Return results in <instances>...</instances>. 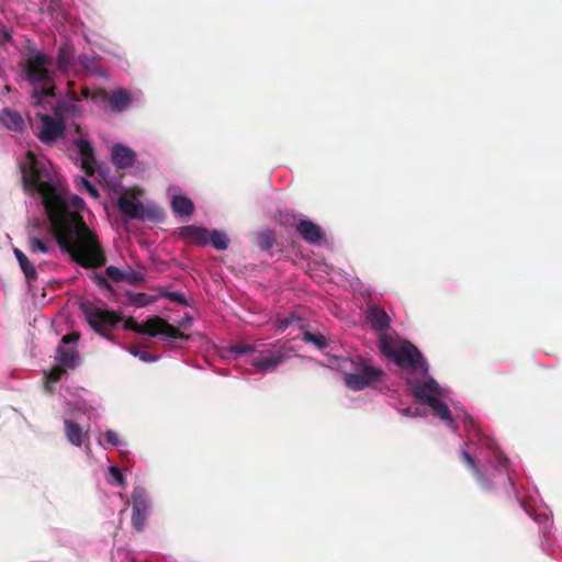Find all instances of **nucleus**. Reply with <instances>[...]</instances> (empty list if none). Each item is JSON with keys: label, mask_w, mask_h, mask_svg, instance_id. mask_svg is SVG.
Masks as SVG:
<instances>
[{"label": "nucleus", "mask_w": 562, "mask_h": 562, "mask_svg": "<svg viewBox=\"0 0 562 562\" xmlns=\"http://www.w3.org/2000/svg\"><path fill=\"white\" fill-rule=\"evenodd\" d=\"M379 348L386 358L407 371L408 391L417 404L428 406L436 418L453 432L463 426L465 442L460 450L462 462L483 490L509 488L513 492L525 513L540 526L541 547L549 552L552 548V513L530 493L527 498L519 496L509 471L508 459L497 442L481 431L461 405L452 402L450 390L441 386L429 374L428 364L416 346L407 340H393L382 336Z\"/></svg>", "instance_id": "f257e3e1"}, {"label": "nucleus", "mask_w": 562, "mask_h": 562, "mask_svg": "<svg viewBox=\"0 0 562 562\" xmlns=\"http://www.w3.org/2000/svg\"><path fill=\"white\" fill-rule=\"evenodd\" d=\"M19 168L26 203L47 218L60 248L82 267L103 265L100 245L80 215L86 209L83 199L69 194L64 178L43 156L27 151Z\"/></svg>", "instance_id": "f03ea898"}, {"label": "nucleus", "mask_w": 562, "mask_h": 562, "mask_svg": "<svg viewBox=\"0 0 562 562\" xmlns=\"http://www.w3.org/2000/svg\"><path fill=\"white\" fill-rule=\"evenodd\" d=\"M324 357V364L340 371L345 385L355 392L362 391L380 382L384 375L381 368L373 366L370 359L361 356L344 357L325 352Z\"/></svg>", "instance_id": "7ed1b4c3"}, {"label": "nucleus", "mask_w": 562, "mask_h": 562, "mask_svg": "<svg viewBox=\"0 0 562 562\" xmlns=\"http://www.w3.org/2000/svg\"><path fill=\"white\" fill-rule=\"evenodd\" d=\"M52 64V58L36 48L29 49L22 64V74L32 87V101L35 105H43L47 98L55 94V74L49 69Z\"/></svg>", "instance_id": "20e7f679"}, {"label": "nucleus", "mask_w": 562, "mask_h": 562, "mask_svg": "<svg viewBox=\"0 0 562 562\" xmlns=\"http://www.w3.org/2000/svg\"><path fill=\"white\" fill-rule=\"evenodd\" d=\"M231 352L235 356L246 355V361L260 373L273 371L286 357L284 346L279 341L274 344L257 341L254 345H237L231 348Z\"/></svg>", "instance_id": "39448f33"}, {"label": "nucleus", "mask_w": 562, "mask_h": 562, "mask_svg": "<svg viewBox=\"0 0 562 562\" xmlns=\"http://www.w3.org/2000/svg\"><path fill=\"white\" fill-rule=\"evenodd\" d=\"M65 401V417H64V430L67 441L77 448L83 447L87 452L90 451V436L89 428H85L77 422L70 418L71 415L77 413H88V402L78 394L70 393L69 389H66L61 393Z\"/></svg>", "instance_id": "423d86ee"}, {"label": "nucleus", "mask_w": 562, "mask_h": 562, "mask_svg": "<svg viewBox=\"0 0 562 562\" xmlns=\"http://www.w3.org/2000/svg\"><path fill=\"white\" fill-rule=\"evenodd\" d=\"M80 307L89 326L98 335L114 342L111 331L122 322V317L104 304L85 302Z\"/></svg>", "instance_id": "0eeeda50"}, {"label": "nucleus", "mask_w": 562, "mask_h": 562, "mask_svg": "<svg viewBox=\"0 0 562 562\" xmlns=\"http://www.w3.org/2000/svg\"><path fill=\"white\" fill-rule=\"evenodd\" d=\"M120 211L126 217L138 221L162 222L165 212L153 202L143 203L136 196H121L117 200Z\"/></svg>", "instance_id": "6e6552de"}, {"label": "nucleus", "mask_w": 562, "mask_h": 562, "mask_svg": "<svg viewBox=\"0 0 562 562\" xmlns=\"http://www.w3.org/2000/svg\"><path fill=\"white\" fill-rule=\"evenodd\" d=\"M38 123L34 126L37 138L45 145H54L64 137L66 123L58 116L49 114H37Z\"/></svg>", "instance_id": "1a4fd4ad"}, {"label": "nucleus", "mask_w": 562, "mask_h": 562, "mask_svg": "<svg viewBox=\"0 0 562 562\" xmlns=\"http://www.w3.org/2000/svg\"><path fill=\"white\" fill-rule=\"evenodd\" d=\"M93 99H101L106 103L111 112L122 113L127 111L134 102L139 101L140 92L115 88L110 92L100 91Z\"/></svg>", "instance_id": "9d476101"}, {"label": "nucleus", "mask_w": 562, "mask_h": 562, "mask_svg": "<svg viewBox=\"0 0 562 562\" xmlns=\"http://www.w3.org/2000/svg\"><path fill=\"white\" fill-rule=\"evenodd\" d=\"M53 113L65 123L66 121L76 122L81 119L85 113L82 99L74 91H68L65 95L56 101L53 106Z\"/></svg>", "instance_id": "9b49d317"}, {"label": "nucleus", "mask_w": 562, "mask_h": 562, "mask_svg": "<svg viewBox=\"0 0 562 562\" xmlns=\"http://www.w3.org/2000/svg\"><path fill=\"white\" fill-rule=\"evenodd\" d=\"M131 499L133 506L132 525L136 530L142 531L151 513L149 494L143 486H135L132 491Z\"/></svg>", "instance_id": "f8f14e48"}, {"label": "nucleus", "mask_w": 562, "mask_h": 562, "mask_svg": "<svg viewBox=\"0 0 562 562\" xmlns=\"http://www.w3.org/2000/svg\"><path fill=\"white\" fill-rule=\"evenodd\" d=\"M78 339L79 335L76 333L66 335L61 338L56 356L60 366L74 369L79 364V353L77 350Z\"/></svg>", "instance_id": "ddd939ff"}, {"label": "nucleus", "mask_w": 562, "mask_h": 562, "mask_svg": "<svg viewBox=\"0 0 562 562\" xmlns=\"http://www.w3.org/2000/svg\"><path fill=\"white\" fill-rule=\"evenodd\" d=\"M76 131L79 134V137L76 139V149L78 154V158L80 160V166L86 173H92L95 165L94 158V148L92 143L83 137L80 133V126L78 124L75 125Z\"/></svg>", "instance_id": "4468645a"}, {"label": "nucleus", "mask_w": 562, "mask_h": 562, "mask_svg": "<svg viewBox=\"0 0 562 562\" xmlns=\"http://www.w3.org/2000/svg\"><path fill=\"white\" fill-rule=\"evenodd\" d=\"M78 57L75 56V49L69 44H64L58 49L57 69L64 76L78 75Z\"/></svg>", "instance_id": "2eb2a0df"}, {"label": "nucleus", "mask_w": 562, "mask_h": 562, "mask_svg": "<svg viewBox=\"0 0 562 562\" xmlns=\"http://www.w3.org/2000/svg\"><path fill=\"white\" fill-rule=\"evenodd\" d=\"M110 156L112 164L120 170L133 167L136 161V153L121 143L112 145Z\"/></svg>", "instance_id": "dca6fc26"}, {"label": "nucleus", "mask_w": 562, "mask_h": 562, "mask_svg": "<svg viewBox=\"0 0 562 562\" xmlns=\"http://www.w3.org/2000/svg\"><path fill=\"white\" fill-rule=\"evenodd\" d=\"M168 195L171 201V209L176 215L191 216L194 212V204L188 196L183 195L178 188L170 187Z\"/></svg>", "instance_id": "f3484780"}, {"label": "nucleus", "mask_w": 562, "mask_h": 562, "mask_svg": "<svg viewBox=\"0 0 562 562\" xmlns=\"http://www.w3.org/2000/svg\"><path fill=\"white\" fill-rule=\"evenodd\" d=\"M296 231L300 236L308 244L321 245L325 239L322 228L307 218H301L296 224Z\"/></svg>", "instance_id": "a211bd4d"}, {"label": "nucleus", "mask_w": 562, "mask_h": 562, "mask_svg": "<svg viewBox=\"0 0 562 562\" xmlns=\"http://www.w3.org/2000/svg\"><path fill=\"white\" fill-rule=\"evenodd\" d=\"M179 235L187 243L206 246L209 244L210 231L202 226L187 225L180 227Z\"/></svg>", "instance_id": "6ab92c4d"}, {"label": "nucleus", "mask_w": 562, "mask_h": 562, "mask_svg": "<svg viewBox=\"0 0 562 562\" xmlns=\"http://www.w3.org/2000/svg\"><path fill=\"white\" fill-rule=\"evenodd\" d=\"M25 126L22 115L9 108L0 110V127H5L13 132H21Z\"/></svg>", "instance_id": "aec40b11"}, {"label": "nucleus", "mask_w": 562, "mask_h": 562, "mask_svg": "<svg viewBox=\"0 0 562 562\" xmlns=\"http://www.w3.org/2000/svg\"><path fill=\"white\" fill-rule=\"evenodd\" d=\"M368 324L375 330L382 331L387 328L390 317L387 313L380 307H371L366 315Z\"/></svg>", "instance_id": "412c9836"}, {"label": "nucleus", "mask_w": 562, "mask_h": 562, "mask_svg": "<svg viewBox=\"0 0 562 562\" xmlns=\"http://www.w3.org/2000/svg\"><path fill=\"white\" fill-rule=\"evenodd\" d=\"M14 256L19 262V266L29 283L37 280V271L34 263L25 256V254L19 248H14Z\"/></svg>", "instance_id": "4be33fe9"}, {"label": "nucleus", "mask_w": 562, "mask_h": 562, "mask_svg": "<svg viewBox=\"0 0 562 562\" xmlns=\"http://www.w3.org/2000/svg\"><path fill=\"white\" fill-rule=\"evenodd\" d=\"M153 335L158 336L161 339L167 340L169 342H175L176 340H189V335L180 333L177 328L168 324L160 326L155 333H153Z\"/></svg>", "instance_id": "5701e85b"}, {"label": "nucleus", "mask_w": 562, "mask_h": 562, "mask_svg": "<svg viewBox=\"0 0 562 562\" xmlns=\"http://www.w3.org/2000/svg\"><path fill=\"white\" fill-rule=\"evenodd\" d=\"M78 75L81 71H87L92 75H102L98 61L93 55L81 54L78 56Z\"/></svg>", "instance_id": "b1692460"}, {"label": "nucleus", "mask_w": 562, "mask_h": 562, "mask_svg": "<svg viewBox=\"0 0 562 562\" xmlns=\"http://www.w3.org/2000/svg\"><path fill=\"white\" fill-rule=\"evenodd\" d=\"M99 445L102 446L104 449H108V446H111L121 450L127 447V441L124 438H122L116 431L108 429L103 434V438L99 439Z\"/></svg>", "instance_id": "393cba45"}, {"label": "nucleus", "mask_w": 562, "mask_h": 562, "mask_svg": "<svg viewBox=\"0 0 562 562\" xmlns=\"http://www.w3.org/2000/svg\"><path fill=\"white\" fill-rule=\"evenodd\" d=\"M210 243L217 250H226L229 245V239L224 232L212 229L210 231L209 244Z\"/></svg>", "instance_id": "a878e982"}, {"label": "nucleus", "mask_w": 562, "mask_h": 562, "mask_svg": "<svg viewBox=\"0 0 562 562\" xmlns=\"http://www.w3.org/2000/svg\"><path fill=\"white\" fill-rule=\"evenodd\" d=\"M106 481L110 485L120 486L124 488L126 486V480L121 469L116 465H111L105 474Z\"/></svg>", "instance_id": "bb28decb"}, {"label": "nucleus", "mask_w": 562, "mask_h": 562, "mask_svg": "<svg viewBox=\"0 0 562 562\" xmlns=\"http://www.w3.org/2000/svg\"><path fill=\"white\" fill-rule=\"evenodd\" d=\"M130 301L137 307L146 306L148 304L154 303L158 296L157 295H150L144 292L138 293H131L128 295Z\"/></svg>", "instance_id": "cd10ccee"}, {"label": "nucleus", "mask_w": 562, "mask_h": 562, "mask_svg": "<svg viewBox=\"0 0 562 562\" xmlns=\"http://www.w3.org/2000/svg\"><path fill=\"white\" fill-rule=\"evenodd\" d=\"M303 340L313 344L317 349H326L328 347L326 337L318 333L304 331Z\"/></svg>", "instance_id": "c85d7f7f"}, {"label": "nucleus", "mask_w": 562, "mask_h": 562, "mask_svg": "<svg viewBox=\"0 0 562 562\" xmlns=\"http://www.w3.org/2000/svg\"><path fill=\"white\" fill-rule=\"evenodd\" d=\"M76 186L79 190H86V192L92 198L98 199L100 196L95 186H93L86 177H77L75 179Z\"/></svg>", "instance_id": "c756f323"}, {"label": "nucleus", "mask_w": 562, "mask_h": 562, "mask_svg": "<svg viewBox=\"0 0 562 562\" xmlns=\"http://www.w3.org/2000/svg\"><path fill=\"white\" fill-rule=\"evenodd\" d=\"M257 241L262 250H269L274 243V232L265 229L258 234Z\"/></svg>", "instance_id": "7c9ffc66"}, {"label": "nucleus", "mask_w": 562, "mask_h": 562, "mask_svg": "<svg viewBox=\"0 0 562 562\" xmlns=\"http://www.w3.org/2000/svg\"><path fill=\"white\" fill-rule=\"evenodd\" d=\"M302 319L297 316H294V315H289V316H285V317H278L276 318L274 323H273V327L279 333H282L284 331L286 328H289L291 325L295 324V323H300Z\"/></svg>", "instance_id": "2f4dec72"}, {"label": "nucleus", "mask_w": 562, "mask_h": 562, "mask_svg": "<svg viewBox=\"0 0 562 562\" xmlns=\"http://www.w3.org/2000/svg\"><path fill=\"white\" fill-rule=\"evenodd\" d=\"M46 382L45 387L48 392H53V384L60 380L61 375L65 374V369L54 368L48 372H44Z\"/></svg>", "instance_id": "473e14b6"}, {"label": "nucleus", "mask_w": 562, "mask_h": 562, "mask_svg": "<svg viewBox=\"0 0 562 562\" xmlns=\"http://www.w3.org/2000/svg\"><path fill=\"white\" fill-rule=\"evenodd\" d=\"M143 281L144 276L140 272L135 271L130 267L123 271V282L135 285Z\"/></svg>", "instance_id": "72a5a7b5"}, {"label": "nucleus", "mask_w": 562, "mask_h": 562, "mask_svg": "<svg viewBox=\"0 0 562 562\" xmlns=\"http://www.w3.org/2000/svg\"><path fill=\"white\" fill-rule=\"evenodd\" d=\"M30 249L33 254L42 252L46 254L49 251V246L42 239L32 237L30 239Z\"/></svg>", "instance_id": "f704fd0d"}, {"label": "nucleus", "mask_w": 562, "mask_h": 562, "mask_svg": "<svg viewBox=\"0 0 562 562\" xmlns=\"http://www.w3.org/2000/svg\"><path fill=\"white\" fill-rule=\"evenodd\" d=\"M159 296L167 297L170 301L179 303L181 305H186L187 304V299H186V296L181 292H170V291L162 290L159 293Z\"/></svg>", "instance_id": "c9c22d12"}, {"label": "nucleus", "mask_w": 562, "mask_h": 562, "mask_svg": "<svg viewBox=\"0 0 562 562\" xmlns=\"http://www.w3.org/2000/svg\"><path fill=\"white\" fill-rule=\"evenodd\" d=\"M123 271L115 266H109L105 268V274L113 282H123Z\"/></svg>", "instance_id": "e433bc0d"}, {"label": "nucleus", "mask_w": 562, "mask_h": 562, "mask_svg": "<svg viewBox=\"0 0 562 562\" xmlns=\"http://www.w3.org/2000/svg\"><path fill=\"white\" fill-rule=\"evenodd\" d=\"M419 407H405L403 409L400 411V413L404 416H407V417H417V416H422L423 413L420 412V408H424V409H428V412L434 416L436 417L432 412L430 411V408L428 406H424V405H420L418 404Z\"/></svg>", "instance_id": "4c0bfd02"}, {"label": "nucleus", "mask_w": 562, "mask_h": 562, "mask_svg": "<svg viewBox=\"0 0 562 562\" xmlns=\"http://www.w3.org/2000/svg\"><path fill=\"white\" fill-rule=\"evenodd\" d=\"M130 353L133 355L134 357H137L139 360L144 362H155L158 359V357L149 355L146 351L138 348L130 349Z\"/></svg>", "instance_id": "58836bf2"}, {"label": "nucleus", "mask_w": 562, "mask_h": 562, "mask_svg": "<svg viewBox=\"0 0 562 562\" xmlns=\"http://www.w3.org/2000/svg\"><path fill=\"white\" fill-rule=\"evenodd\" d=\"M192 321H193V318H192L191 316L186 315V316H184V317L179 322V324H180V326H182V327H188V326H190V325H191Z\"/></svg>", "instance_id": "ea45409f"}, {"label": "nucleus", "mask_w": 562, "mask_h": 562, "mask_svg": "<svg viewBox=\"0 0 562 562\" xmlns=\"http://www.w3.org/2000/svg\"><path fill=\"white\" fill-rule=\"evenodd\" d=\"M82 95H83L86 99H88V98H89V91H88V89H85V90L82 91Z\"/></svg>", "instance_id": "a19ab883"}, {"label": "nucleus", "mask_w": 562, "mask_h": 562, "mask_svg": "<svg viewBox=\"0 0 562 562\" xmlns=\"http://www.w3.org/2000/svg\"><path fill=\"white\" fill-rule=\"evenodd\" d=\"M100 284H101V285H105V286H108V284H106L105 280H103V279L100 281Z\"/></svg>", "instance_id": "79ce46f5"}]
</instances>
